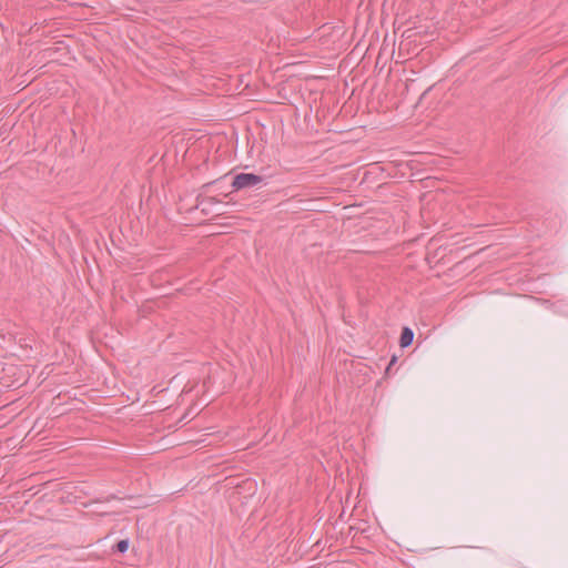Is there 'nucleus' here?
Wrapping results in <instances>:
<instances>
[{"instance_id": "1", "label": "nucleus", "mask_w": 568, "mask_h": 568, "mask_svg": "<svg viewBox=\"0 0 568 568\" xmlns=\"http://www.w3.org/2000/svg\"><path fill=\"white\" fill-rule=\"evenodd\" d=\"M263 181L261 175L254 173H240L234 176L232 187L234 191L252 187L260 184Z\"/></svg>"}, {"instance_id": "2", "label": "nucleus", "mask_w": 568, "mask_h": 568, "mask_svg": "<svg viewBox=\"0 0 568 568\" xmlns=\"http://www.w3.org/2000/svg\"><path fill=\"white\" fill-rule=\"evenodd\" d=\"M414 339V332L409 327H404L402 329L400 338H399V345L400 347L405 348L408 347Z\"/></svg>"}, {"instance_id": "3", "label": "nucleus", "mask_w": 568, "mask_h": 568, "mask_svg": "<svg viewBox=\"0 0 568 568\" xmlns=\"http://www.w3.org/2000/svg\"><path fill=\"white\" fill-rule=\"evenodd\" d=\"M112 549H113L114 552H120V554L126 552L128 549H129V539H122V540L118 541L113 546Z\"/></svg>"}, {"instance_id": "4", "label": "nucleus", "mask_w": 568, "mask_h": 568, "mask_svg": "<svg viewBox=\"0 0 568 568\" xmlns=\"http://www.w3.org/2000/svg\"><path fill=\"white\" fill-rule=\"evenodd\" d=\"M396 361H397V357L394 355V356L392 357V359L389 361V363H388V365H387L386 369H385V374H386V375H388V374H389L390 368H392V366H394V364L396 363Z\"/></svg>"}]
</instances>
